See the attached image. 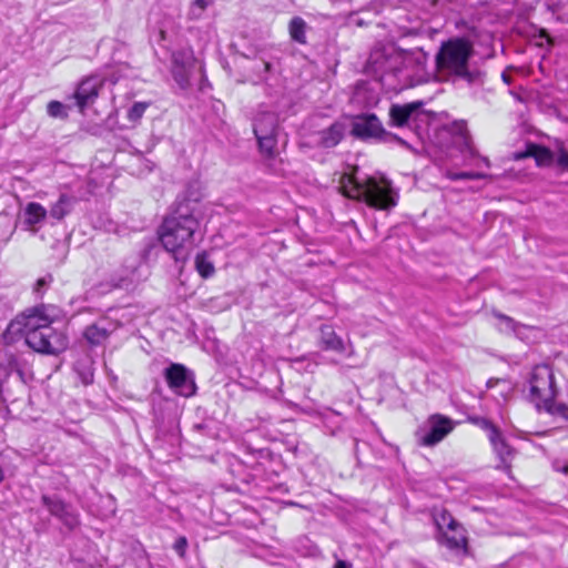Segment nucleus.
I'll list each match as a JSON object with an SVG mask.
<instances>
[{
	"label": "nucleus",
	"instance_id": "1",
	"mask_svg": "<svg viewBox=\"0 0 568 568\" xmlns=\"http://www.w3.org/2000/svg\"><path fill=\"white\" fill-rule=\"evenodd\" d=\"M196 211V201L180 200L159 229L161 244L176 261H185L195 246L201 225Z\"/></svg>",
	"mask_w": 568,
	"mask_h": 568
},
{
	"label": "nucleus",
	"instance_id": "2",
	"mask_svg": "<svg viewBox=\"0 0 568 568\" xmlns=\"http://www.w3.org/2000/svg\"><path fill=\"white\" fill-rule=\"evenodd\" d=\"M45 311L41 306L21 314L9 324L8 331L24 336L27 345L38 353L58 355L67 349L68 337L52 327L53 318Z\"/></svg>",
	"mask_w": 568,
	"mask_h": 568
},
{
	"label": "nucleus",
	"instance_id": "3",
	"mask_svg": "<svg viewBox=\"0 0 568 568\" xmlns=\"http://www.w3.org/2000/svg\"><path fill=\"white\" fill-rule=\"evenodd\" d=\"M474 53L473 43L464 38H453L440 45L436 54V68L440 77L464 80L467 83L481 81L478 70L469 69V59Z\"/></svg>",
	"mask_w": 568,
	"mask_h": 568
},
{
	"label": "nucleus",
	"instance_id": "4",
	"mask_svg": "<svg viewBox=\"0 0 568 568\" xmlns=\"http://www.w3.org/2000/svg\"><path fill=\"white\" fill-rule=\"evenodd\" d=\"M341 190L349 199L362 201L376 210H390L397 204L398 194L386 178L366 176L358 180L354 175H343Z\"/></svg>",
	"mask_w": 568,
	"mask_h": 568
},
{
	"label": "nucleus",
	"instance_id": "5",
	"mask_svg": "<svg viewBox=\"0 0 568 568\" xmlns=\"http://www.w3.org/2000/svg\"><path fill=\"white\" fill-rule=\"evenodd\" d=\"M557 388L552 369L548 365H537L532 368L529 378V398L537 408H541L545 400L556 398Z\"/></svg>",
	"mask_w": 568,
	"mask_h": 568
},
{
	"label": "nucleus",
	"instance_id": "6",
	"mask_svg": "<svg viewBox=\"0 0 568 568\" xmlns=\"http://www.w3.org/2000/svg\"><path fill=\"white\" fill-rule=\"evenodd\" d=\"M454 429L450 418L439 414L432 415L415 433L419 445L432 447L442 442Z\"/></svg>",
	"mask_w": 568,
	"mask_h": 568
},
{
	"label": "nucleus",
	"instance_id": "7",
	"mask_svg": "<svg viewBox=\"0 0 568 568\" xmlns=\"http://www.w3.org/2000/svg\"><path fill=\"white\" fill-rule=\"evenodd\" d=\"M448 131L454 138V143L458 145L463 153H465V161L463 165L479 166L483 163L487 168L490 166L489 159L486 156H480L476 149L473 146L471 138L465 121L453 122Z\"/></svg>",
	"mask_w": 568,
	"mask_h": 568
},
{
	"label": "nucleus",
	"instance_id": "8",
	"mask_svg": "<svg viewBox=\"0 0 568 568\" xmlns=\"http://www.w3.org/2000/svg\"><path fill=\"white\" fill-rule=\"evenodd\" d=\"M169 387L179 396L190 397L195 394L196 385L193 374L182 364H171L164 371Z\"/></svg>",
	"mask_w": 568,
	"mask_h": 568
},
{
	"label": "nucleus",
	"instance_id": "9",
	"mask_svg": "<svg viewBox=\"0 0 568 568\" xmlns=\"http://www.w3.org/2000/svg\"><path fill=\"white\" fill-rule=\"evenodd\" d=\"M41 501L49 513L70 529L79 525V515L73 507L58 496L42 495Z\"/></svg>",
	"mask_w": 568,
	"mask_h": 568
},
{
	"label": "nucleus",
	"instance_id": "10",
	"mask_svg": "<svg viewBox=\"0 0 568 568\" xmlns=\"http://www.w3.org/2000/svg\"><path fill=\"white\" fill-rule=\"evenodd\" d=\"M352 134L362 140L381 138L385 131L375 114H362L354 119Z\"/></svg>",
	"mask_w": 568,
	"mask_h": 568
},
{
	"label": "nucleus",
	"instance_id": "11",
	"mask_svg": "<svg viewBox=\"0 0 568 568\" xmlns=\"http://www.w3.org/2000/svg\"><path fill=\"white\" fill-rule=\"evenodd\" d=\"M193 65V55L190 51H175L172 53V77L181 89L190 85V73Z\"/></svg>",
	"mask_w": 568,
	"mask_h": 568
},
{
	"label": "nucleus",
	"instance_id": "12",
	"mask_svg": "<svg viewBox=\"0 0 568 568\" xmlns=\"http://www.w3.org/2000/svg\"><path fill=\"white\" fill-rule=\"evenodd\" d=\"M423 102H410L406 104H393L389 109L390 124L395 126L409 125L422 114Z\"/></svg>",
	"mask_w": 568,
	"mask_h": 568
},
{
	"label": "nucleus",
	"instance_id": "13",
	"mask_svg": "<svg viewBox=\"0 0 568 568\" xmlns=\"http://www.w3.org/2000/svg\"><path fill=\"white\" fill-rule=\"evenodd\" d=\"M101 87L102 82L97 77L87 78L78 85L74 92V99L81 111L95 101Z\"/></svg>",
	"mask_w": 568,
	"mask_h": 568
},
{
	"label": "nucleus",
	"instance_id": "14",
	"mask_svg": "<svg viewBox=\"0 0 568 568\" xmlns=\"http://www.w3.org/2000/svg\"><path fill=\"white\" fill-rule=\"evenodd\" d=\"M116 328L115 324L108 320H100L89 325L83 333L87 342L92 346L102 345Z\"/></svg>",
	"mask_w": 568,
	"mask_h": 568
},
{
	"label": "nucleus",
	"instance_id": "15",
	"mask_svg": "<svg viewBox=\"0 0 568 568\" xmlns=\"http://www.w3.org/2000/svg\"><path fill=\"white\" fill-rule=\"evenodd\" d=\"M489 442L494 448L495 454L500 460V468L504 470L510 469V463L515 456V450L506 442L500 430H493Z\"/></svg>",
	"mask_w": 568,
	"mask_h": 568
},
{
	"label": "nucleus",
	"instance_id": "16",
	"mask_svg": "<svg viewBox=\"0 0 568 568\" xmlns=\"http://www.w3.org/2000/svg\"><path fill=\"white\" fill-rule=\"evenodd\" d=\"M47 215L48 211L42 204L30 202L23 210V225L36 233L39 230V225L45 221Z\"/></svg>",
	"mask_w": 568,
	"mask_h": 568
},
{
	"label": "nucleus",
	"instance_id": "17",
	"mask_svg": "<svg viewBox=\"0 0 568 568\" xmlns=\"http://www.w3.org/2000/svg\"><path fill=\"white\" fill-rule=\"evenodd\" d=\"M320 345L324 351H333L338 354H344L346 352V344L329 325L321 326Z\"/></svg>",
	"mask_w": 568,
	"mask_h": 568
},
{
	"label": "nucleus",
	"instance_id": "18",
	"mask_svg": "<svg viewBox=\"0 0 568 568\" xmlns=\"http://www.w3.org/2000/svg\"><path fill=\"white\" fill-rule=\"evenodd\" d=\"M438 541L452 550H462L467 546L464 527L458 523L456 527L439 534Z\"/></svg>",
	"mask_w": 568,
	"mask_h": 568
},
{
	"label": "nucleus",
	"instance_id": "19",
	"mask_svg": "<svg viewBox=\"0 0 568 568\" xmlns=\"http://www.w3.org/2000/svg\"><path fill=\"white\" fill-rule=\"evenodd\" d=\"M345 124L341 122H335L329 128L318 132V139L316 143L322 148H334L342 141V139L345 135Z\"/></svg>",
	"mask_w": 568,
	"mask_h": 568
},
{
	"label": "nucleus",
	"instance_id": "20",
	"mask_svg": "<svg viewBox=\"0 0 568 568\" xmlns=\"http://www.w3.org/2000/svg\"><path fill=\"white\" fill-rule=\"evenodd\" d=\"M255 135L278 132V116L274 112H260L253 124Z\"/></svg>",
	"mask_w": 568,
	"mask_h": 568
},
{
	"label": "nucleus",
	"instance_id": "21",
	"mask_svg": "<svg viewBox=\"0 0 568 568\" xmlns=\"http://www.w3.org/2000/svg\"><path fill=\"white\" fill-rule=\"evenodd\" d=\"M75 201L74 196L61 194L58 201L51 205L50 216L57 221L63 220L72 212Z\"/></svg>",
	"mask_w": 568,
	"mask_h": 568
},
{
	"label": "nucleus",
	"instance_id": "22",
	"mask_svg": "<svg viewBox=\"0 0 568 568\" xmlns=\"http://www.w3.org/2000/svg\"><path fill=\"white\" fill-rule=\"evenodd\" d=\"M308 27L305 20L301 17H293L288 22V33L292 41L298 44H306V31Z\"/></svg>",
	"mask_w": 568,
	"mask_h": 568
},
{
	"label": "nucleus",
	"instance_id": "23",
	"mask_svg": "<svg viewBox=\"0 0 568 568\" xmlns=\"http://www.w3.org/2000/svg\"><path fill=\"white\" fill-rule=\"evenodd\" d=\"M265 159L274 160L277 155V133L255 135Z\"/></svg>",
	"mask_w": 568,
	"mask_h": 568
},
{
	"label": "nucleus",
	"instance_id": "24",
	"mask_svg": "<svg viewBox=\"0 0 568 568\" xmlns=\"http://www.w3.org/2000/svg\"><path fill=\"white\" fill-rule=\"evenodd\" d=\"M523 156L534 158L536 163L540 166L549 165L554 162L552 152L549 149L537 144H528L526 153Z\"/></svg>",
	"mask_w": 568,
	"mask_h": 568
},
{
	"label": "nucleus",
	"instance_id": "25",
	"mask_svg": "<svg viewBox=\"0 0 568 568\" xmlns=\"http://www.w3.org/2000/svg\"><path fill=\"white\" fill-rule=\"evenodd\" d=\"M444 176L452 181L458 180H485L488 179L489 175L484 172H474V171H455L453 169H445L443 172Z\"/></svg>",
	"mask_w": 568,
	"mask_h": 568
},
{
	"label": "nucleus",
	"instance_id": "26",
	"mask_svg": "<svg viewBox=\"0 0 568 568\" xmlns=\"http://www.w3.org/2000/svg\"><path fill=\"white\" fill-rule=\"evenodd\" d=\"M434 523L439 534L456 527L458 521L445 509H440L434 513Z\"/></svg>",
	"mask_w": 568,
	"mask_h": 568
},
{
	"label": "nucleus",
	"instance_id": "27",
	"mask_svg": "<svg viewBox=\"0 0 568 568\" xmlns=\"http://www.w3.org/2000/svg\"><path fill=\"white\" fill-rule=\"evenodd\" d=\"M541 407L545 408L547 413L552 416L560 417L565 420H568V404L562 402H557L555 398L550 400H545L541 404Z\"/></svg>",
	"mask_w": 568,
	"mask_h": 568
},
{
	"label": "nucleus",
	"instance_id": "28",
	"mask_svg": "<svg viewBox=\"0 0 568 568\" xmlns=\"http://www.w3.org/2000/svg\"><path fill=\"white\" fill-rule=\"evenodd\" d=\"M195 268L199 272V274L204 278L211 277L215 272V267L213 263L209 260V256L205 252L199 253L196 255Z\"/></svg>",
	"mask_w": 568,
	"mask_h": 568
},
{
	"label": "nucleus",
	"instance_id": "29",
	"mask_svg": "<svg viewBox=\"0 0 568 568\" xmlns=\"http://www.w3.org/2000/svg\"><path fill=\"white\" fill-rule=\"evenodd\" d=\"M150 102H135L129 110H128V119L130 122L136 123L139 122L143 114L145 113L146 109L150 106Z\"/></svg>",
	"mask_w": 568,
	"mask_h": 568
},
{
	"label": "nucleus",
	"instance_id": "30",
	"mask_svg": "<svg viewBox=\"0 0 568 568\" xmlns=\"http://www.w3.org/2000/svg\"><path fill=\"white\" fill-rule=\"evenodd\" d=\"M47 112L52 118H65V106L59 101H51L47 105Z\"/></svg>",
	"mask_w": 568,
	"mask_h": 568
},
{
	"label": "nucleus",
	"instance_id": "31",
	"mask_svg": "<svg viewBox=\"0 0 568 568\" xmlns=\"http://www.w3.org/2000/svg\"><path fill=\"white\" fill-rule=\"evenodd\" d=\"M213 2V0H194L190 10L192 19L201 17L202 12Z\"/></svg>",
	"mask_w": 568,
	"mask_h": 568
},
{
	"label": "nucleus",
	"instance_id": "32",
	"mask_svg": "<svg viewBox=\"0 0 568 568\" xmlns=\"http://www.w3.org/2000/svg\"><path fill=\"white\" fill-rule=\"evenodd\" d=\"M555 162L560 171L568 172V149L560 148L558 150Z\"/></svg>",
	"mask_w": 568,
	"mask_h": 568
},
{
	"label": "nucleus",
	"instance_id": "33",
	"mask_svg": "<svg viewBox=\"0 0 568 568\" xmlns=\"http://www.w3.org/2000/svg\"><path fill=\"white\" fill-rule=\"evenodd\" d=\"M187 546H189V542H187L186 537H184V536H180V537L175 540V542L173 544V549L175 550V552H176L181 558H184V557H185L186 549H187Z\"/></svg>",
	"mask_w": 568,
	"mask_h": 568
},
{
	"label": "nucleus",
	"instance_id": "34",
	"mask_svg": "<svg viewBox=\"0 0 568 568\" xmlns=\"http://www.w3.org/2000/svg\"><path fill=\"white\" fill-rule=\"evenodd\" d=\"M51 282H52V276L51 275L39 278L37 281L36 285H34V292L38 295H42L44 288L48 287Z\"/></svg>",
	"mask_w": 568,
	"mask_h": 568
},
{
	"label": "nucleus",
	"instance_id": "35",
	"mask_svg": "<svg viewBox=\"0 0 568 568\" xmlns=\"http://www.w3.org/2000/svg\"><path fill=\"white\" fill-rule=\"evenodd\" d=\"M478 425L487 430L488 433V439L490 438V435H491V432L493 430H499L490 420L486 419V418H481L478 420Z\"/></svg>",
	"mask_w": 568,
	"mask_h": 568
},
{
	"label": "nucleus",
	"instance_id": "36",
	"mask_svg": "<svg viewBox=\"0 0 568 568\" xmlns=\"http://www.w3.org/2000/svg\"><path fill=\"white\" fill-rule=\"evenodd\" d=\"M503 322L506 323V326L510 329H515V322L513 321V318L506 316V315H499L498 316Z\"/></svg>",
	"mask_w": 568,
	"mask_h": 568
},
{
	"label": "nucleus",
	"instance_id": "37",
	"mask_svg": "<svg viewBox=\"0 0 568 568\" xmlns=\"http://www.w3.org/2000/svg\"><path fill=\"white\" fill-rule=\"evenodd\" d=\"M271 63L267 61H261L258 65H256L257 69H263V71L266 73L271 70Z\"/></svg>",
	"mask_w": 568,
	"mask_h": 568
},
{
	"label": "nucleus",
	"instance_id": "38",
	"mask_svg": "<svg viewBox=\"0 0 568 568\" xmlns=\"http://www.w3.org/2000/svg\"><path fill=\"white\" fill-rule=\"evenodd\" d=\"M82 381L84 384H91L93 382V373L92 372H88L85 373L83 376H82Z\"/></svg>",
	"mask_w": 568,
	"mask_h": 568
},
{
	"label": "nucleus",
	"instance_id": "39",
	"mask_svg": "<svg viewBox=\"0 0 568 568\" xmlns=\"http://www.w3.org/2000/svg\"><path fill=\"white\" fill-rule=\"evenodd\" d=\"M334 568H351L349 565L346 562V561H343V560H338L336 564H335V567Z\"/></svg>",
	"mask_w": 568,
	"mask_h": 568
},
{
	"label": "nucleus",
	"instance_id": "40",
	"mask_svg": "<svg viewBox=\"0 0 568 568\" xmlns=\"http://www.w3.org/2000/svg\"><path fill=\"white\" fill-rule=\"evenodd\" d=\"M501 78L505 83L510 84V82H511L510 75H508L506 72H503Z\"/></svg>",
	"mask_w": 568,
	"mask_h": 568
},
{
	"label": "nucleus",
	"instance_id": "41",
	"mask_svg": "<svg viewBox=\"0 0 568 568\" xmlns=\"http://www.w3.org/2000/svg\"><path fill=\"white\" fill-rule=\"evenodd\" d=\"M555 468H556V470H558V471H561V473H564V474H568V465H565V466H562V467H559V466H557V465H556V466H555Z\"/></svg>",
	"mask_w": 568,
	"mask_h": 568
}]
</instances>
